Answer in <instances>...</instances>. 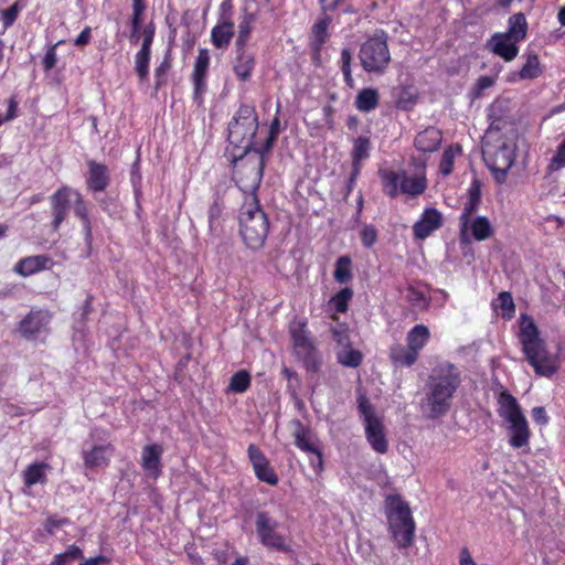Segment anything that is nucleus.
Wrapping results in <instances>:
<instances>
[{"instance_id": "5fc2aeb1", "label": "nucleus", "mask_w": 565, "mask_h": 565, "mask_svg": "<svg viewBox=\"0 0 565 565\" xmlns=\"http://www.w3.org/2000/svg\"><path fill=\"white\" fill-rule=\"evenodd\" d=\"M565 167V139L558 146L555 156L551 160V169H561Z\"/></svg>"}, {"instance_id": "f257e3e1", "label": "nucleus", "mask_w": 565, "mask_h": 565, "mask_svg": "<svg viewBox=\"0 0 565 565\" xmlns=\"http://www.w3.org/2000/svg\"><path fill=\"white\" fill-rule=\"evenodd\" d=\"M461 384V374L454 364L435 367L427 381L426 401L423 408L427 417L438 418L451 407L454 395Z\"/></svg>"}, {"instance_id": "680f3d73", "label": "nucleus", "mask_w": 565, "mask_h": 565, "mask_svg": "<svg viewBox=\"0 0 565 565\" xmlns=\"http://www.w3.org/2000/svg\"><path fill=\"white\" fill-rule=\"evenodd\" d=\"M532 416L533 419L540 425H546L548 422L545 408L542 406L534 407L532 409Z\"/></svg>"}, {"instance_id": "5701e85b", "label": "nucleus", "mask_w": 565, "mask_h": 565, "mask_svg": "<svg viewBox=\"0 0 565 565\" xmlns=\"http://www.w3.org/2000/svg\"><path fill=\"white\" fill-rule=\"evenodd\" d=\"M162 448L159 445H149L142 449L141 467L148 476L158 477L161 471Z\"/></svg>"}, {"instance_id": "de8ad7c7", "label": "nucleus", "mask_w": 565, "mask_h": 565, "mask_svg": "<svg viewBox=\"0 0 565 565\" xmlns=\"http://www.w3.org/2000/svg\"><path fill=\"white\" fill-rule=\"evenodd\" d=\"M353 297V290L349 287L342 288L330 300V305L337 312H345L348 303Z\"/></svg>"}, {"instance_id": "864d4df0", "label": "nucleus", "mask_w": 565, "mask_h": 565, "mask_svg": "<svg viewBox=\"0 0 565 565\" xmlns=\"http://www.w3.org/2000/svg\"><path fill=\"white\" fill-rule=\"evenodd\" d=\"M20 10H21V7L18 1L14 2L10 8L2 10V19H3V24L6 28H9L10 25H12L14 23Z\"/></svg>"}, {"instance_id": "e2e57ef3", "label": "nucleus", "mask_w": 565, "mask_h": 565, "mask_svg": "<svg viewBox=\"0 0 565 565\" xmlns=\"http://www.w3.org/2000/svg\"><path fill=\"white\" fill-rule=\"evenodd\" d=\"M154 30L150 26L143 30V40L141 44V50L151 51V44L153 41Z\"/></svg>"}, {"instance_id": "4be33fe9", "label": "nucleus", "mask_w": 565, "mask_h": 565, "mask_svg": "<svg viewBox=\"0 0 565 565\" xmlns=\"http://www.w3.org/2000/svg\"><path fill=\"white\" fill-rule=\"evenodd\" d=\"M507 424L509 444L513 448L526 447L530 439V428L525 416L518 418L514 422H508Z\"/></svg>"}, {"instance_id": "4d7b16f0", "label": "nucleus", "mask_w": 565, "mask_h": 565, "mask_svg": "<svg viewBox=\"0 0 565 565\" xmlns=\"http://www.w3.org/2000/svg\"><path fill=\"white\" fill-rule=\"evenodd\" d=\"M171 63L168 57H166L160 65L156 68L154 75L157 78V87L161 86L164 83V76L167 72L170 70Z\"/></svg>"}, {"instance_id": "1a4fd4ad", "label": "nucleus", "mask_w": 565, "mask_h": 565, "mask_svg": "<svg viewBox=\"0 0 565 565\" xmlns=\"http://www.w3.org/2000/svg\"><path fill=\"white\" fill-rule=\"evenodd\" d=\"M289 330L297 356L302 360L308 370L317 371L319 366L317 350L309 338L306 323L292 322Z\"/></svg>"}, {"instance_id": "423d86ee", "label": "nucleus", "mask_w": 565, "mask_h": 565, "mask_svg": "<svg viewBox=\"0 0 565 565\" xmlns=\"http://www.w3.org/2000/svg\"><path fill=\"white\" fill-rule=\"evenodd\" d=\"M258 128L254 107L242 105L228 124V141L237 148L248 151L254 148V139Z\"/></svg>"}, {"instance_id": "f03ea898", "label": "nucleus", "mask_w": 565, "mask_h": 565, "mask_svg": "<svg viewBox=\"0 0 565 565\" xmlns=\"http://www.w3.org/2000/svg\"><path fill=\"white\" fill-rule=\"evenodd\" d=\"M519 340L527 362L537 375L550 377L556 373L555 358L547 351L544 341L540 338L533 319L525 315L521 317Z\"/></svg>"}, {"instance_id": "6ab92c4d", "label": "nucleus", "mask_w": 565, "mask_h": 565, "mask_svg": "<svg viewBox=\"0 0 565 565\" xmlns=\"http://www.w3.org/2000/svg\"><path fill=\"white\" fill-rule=\"evenodd\" d=\"M87 167V188L95 192L104 191L110 181L108 168L105 164L98 163L94 160H88Z\"/></svg>"}, {"instance_id": "49530a36", "label": "nucleus", "mask_w": 565, "mask_h": 565, "mask_svg": "<svg viewBox=\"0 0 565 565\" xmlns=\"http://www.w3.org/2000/svg\"><path fill=\"white\" fill-rule=\"evenodd\" d=\"M150 53L151 51L140 49L135 55V70L140 81H145L148 78Z\"/></svg>"}, {"instance_id": "7ed1b4c3", "label": "nucleus", "mask_w": 565, "mask_h": 565, "mask_svg": "<svg viewBox=\"0 0 565 565\" xmlns=\"http://www.w3.org/2000/svg\"><path fill=\"white\" fill-rule=\"evenodd\" d=\"M499 129V125H495V120H493L486 137L482 154L495 181L504 183L507 174L515 161L518 146L513 137L498 136L494 130Z\"/></svg>"}, {"instance_id": "f3484780", "label": "nucleus", "mask_w": 565, "mask_h": 565, "mask_svg": "<svg viewBox=\"0 0 565 565\" xmlns=\"http://www.w3.org/2000/svg\"><path fill=\"white\" fill-rule=\"evenodd\" d=\"M462 238L470 235L478 242L487 241L494 234V228L487 216H475L468 221L465 228H460Z\"/></svg>"}, {"instance_id": "37998d69", "label": "nucleus", "mask_w": 565, "mask_h": 565, "mask_svg": "<svg viewBox=\"0 0 565 565\" xmlns=\"http://www.w3.org/2000/svg\"><path fill=\"white\" fill-rule=\"evenodd\" d=\"M461 148L460 146H450L447 149H445L440 163H439V171L444 175H449L452 172L454 169V160L456 156L460 154Z\"/></svg>"}, {"instance_id": "20e7f679", "label": "nucleus", "mask_w": 565, "mask_h": 565, "mask_svg": "<svg viewBox=\"0 0 565 565\" xmlns=\"http://www.w3.org/2000/svg\"><path fill=\"white\" fill-rule=\"evenodd\" d=\"M385 515L388 532L398 548H408L415 539L416 524L411 508L401 497H387Z\"/></svg>"}, {"instance_id": "393cba45", "label": "nucleus", "mask_w": 565, "mask_h": 565, "mask_svg": "<svg viewBox=\"0 0 565 565\" xmlns=\"http://www.w3.org/2000/svg\"><path fill=\"white\" fill-rule=\"evenodd\" d=\"M441 139V132L434 127H429L416 136L414 145L422 152H434L438 149Z\"/></svg>"}, {"instance_id": "39448f33", "label": "nucleus", "mask_w": 565, "mask_h": 565, "mask_svg": "<svg viewBox=\"0 0 565 565\" xmlns=\"http://www.w3.org/2000/svg\"><path fill=\"white\" fill-rule=\"evenodd\" d=\"M239 233L245 245L254 250L262 248L268 235L269 223L254 196L252 202L243 205L239 216Z\"/></svg>"}, {"instance_id": "774afa93", "label": "nucleus", "mask_w": 565, "mask_h": 565, "mask_svg": "<svg viewBox=\"0 0 565 565\" xmlns=\"http://www.w3.org/2000/svg\"><path fill=\"white\" fill-rule=\"evenodd\" d=\"M459 563L460 565H476L467 548L461 550Z\"/></svg>"}, {"instance_id": "2eb2a0df", "label": "nucleus", "mask_w": 565, "mask_h": 565, "mask_svg": "<svg viewBox=\"0 0 565 565\" xmlns=\"http://www.w3.org/2000/svg\"><path fill=\"white\" fill-rule=\"evenodd\" d=\"M248 458L253 465L257 478L269 484H275L278 478L274 470L270 468L269 462L263 451L254 444L247 448Z\"/></svg>"}, {"instance_id": "473e14b6", "label": "nucleus", "mask_w": 565, "mask_h": 565, "mask_svg": "<svg viewBox=\"0 0 565 565\" xmlns=\"http://www.w3.org/2000/svg\"><path fill=\"white\" fill-rule=\"evenodd\" d=\"M370 149H371V142L367 137L360 136L354 140L353 150H352L354 171H353L351 181H353V179L359 173V162L369 157Z\"/></svg>"}, {"instance_id": "412c9836", "label": "nucleus", "mask_w": 565, "mask_h": 565, "mask_svg": "<svg viewBox=\"0 0 565 565\" xmlns=\"http://www.w3.org/2000/svg\"><path fill=\"white\" fill-rule=\"evenodd\" d=\"M498 406V414L505 423L524 417L516 398L507 391L499 394Z\"/></svg>"}, {"instance_id": "0e129e2a", "label": "nucleus", "mask_w": 565, "mask_h": 565, "mask_svg": "<svg viewBox=\"0 0 565 565\" xmlns=\"http://www.w3.org/2000/svg\"><path fill=\"white\" fill-rule=\"evenodd\" d=\"M90 41V28L86 26L75 39L76 46H84Z\"/></svg>"}, {"instance_id": "dca6fc26", "label": "nucleus", "mask_w": 565, "mask_h": 565, "mask_svg": "<svg viewBox=\"0 0 565 565\" xmlns=\"http://www.w3.org/2000/svg\"><path fill=\"white\" fill-rule=\"evenodd\" d=\"M441 213L436 209H427L424 211L420 218L414 224V235L419 239H424L434 231L438 230L441 226Z\"/></svg>"}, {"instance_id": "6e6d98bb", "label": "nucleus", "mask_w": 565, "mask_h": 565, "mask_svg": "<svg viewBox=\"0 0 565 565\" xmlns=\"http://www.w3.org/2000/svg\"><path fill=\"white\" fill-rule=\"evenodd\" d=\"M377 238L376 230L373 226H364L361 231V239L364 246L371 247L375 244Z\"/></svg>"}, {"instance_id": "72a5a7b5", "label": "nucleus", "mask_w": 565, "mask_h": 565, "mask_svg": "<svg viewBox=\"0 0 565 565\" xmlns=\"http://www.w3.org/2000/svg\"><path fill=\"white\" fill-rule=\"evenodd\" d=\"M379 93L374 88L362 89L355 99V106L360 111L369 113L379 106Z\"/></svg>"}, {"instance_id": "2f4dec72", "label": "nucleus", "mask_w": 565, "mask_h": 565, "mask_svg": "<svg viewBox=\"0 0 565 565\" xmlns=\"http://www.w3.org/2000/svg\"><path fill=\"white\" fill-rule=\"evenodd\" d=\"M429 330L424 324H417L407 334V345L418 355L429 339Z\"/></svg>"}, {"instance_id": "052dcab7", "label": "nucleus", "mask_w": 565, "mask_h": 565, "mask_svg": "<svg viewBox=\"0 0 565 565\" xmlns=\"http://www.w3.org/2000/svg\"><path fill=\"white\" fill-rule=\"evenodd\" d=\"M66 523V519L50 518L45 523V529L50 534H54L57 529L64 526Z\"/></svg>"}, {"instance_id": "bf43d9fd", "label": "nucleus", "mask_w": 565, "mask_h": 565, "mask_svg": "<svg viewBox=\"0 0 565 565\" xmlns=\"http://www.w3.org/2000/svg\"><path fill=\"white\" fill-rule=\"evenodd\" d=\"M498 299L500 301V307L503 310L509 311V312L514 311V303H513V299H512V296L510 292H507V291L500 292Z\"/></svg>"}, {"instance_id": "c756f323", "label": "nucleus", "mask_w": 565, "mask_h": 565, "mask_svg": "<svg viewBox=\"0 0 565 565\" xmlns=\"http://www.w3.org/2000/svg\"><path fill=\"white\" fill-rule=\"evenodd\" d=\"M294 425L295 445L306 452L317 454L320 457V452L317 450V448L310 440V430L306 426H303L299 420H296Z\"/></svg>"}, {"instance_id": "ea45409f", "label": "nucleus", "mask_w": 565, "mask_h": 565, "mask_svg": "<svg viewBox=\"0 0 565 565\" xmlns=\"http://www.w3.org/2000/svg\"><path fill=\"white\" fill-rule=\"evenodd\" d=\"M339 363L349 367H358L362 362V354L360 351L349 347L340 348L337 352Z\"/></svg>"}, {"instance_id": "4c0bfd02", "label": "nucleus", "mask_w": 565, "mask_h": 565, "mask_svg": "<svg viewBox=\"0 0 565 565\" xmlns=\"http://www.w3.org/2000/svg\"><path fill=\"white\" fill-rule=\"evenodd\" d=\"M49 469L46 463H34L30 465L23 472L24 483L26 486H33L45 481V472Z\"/></svg>"}, {"instance_id": "338daca9", "label": "nucleus", "mask_w": 565, "mask_h": 565, "mask_svg": "<svg viewBox=\"0 0 565 565\" xmlns=\"http://www.w3.org/2000/svg\"><path fill=\"white\" fill-rule=\"evenodd\" d=\"M494 84V79L489 76H481L477 82V88L479 92L491 87Z\"/></svg>"}, {"instance_id": "9d476101", "label": "nucleus", "mask_w": 565, "mask_h": 565, "mask_svg": "<svg viewBox=\"0 0 565 565\" xmlns=\"http://www.w3.org/2000/svg\"><path fill=\"white\" fill-rule=\"evenodd\" d=\"M279 130H280V121H279L278 117H275L270 124L269 135L266 138L265 143L262 147L255 149L256 152L259 154L257 160L247 167L248 179H249V183L245 184V186L247 189L253 190V191L258 189L262 178H263L264 168H265V158L264 157L274 146V142L276 141V139L278 137Z\"/></svg>"}, {"instance_id": "58836bf2", "label": "nucleus", "mask_w": 565, "mask_h": 565, "mask_svg": "<svg viewBox=\"0 0 565 565\" xmlns=\"http://www.w3.org/2000/svg\"><path fill=\"white\" fill-rule=\"evenodd\" d=\"M383 189L387 195L395 198L401 190L402 173L395 171H383L381 173Z\"/></svg>"}, {"instance_id": "8fccbe9b", "label": "nucleus", "mask_w": 565, "mask_h": 565, "mask_svg": "<svg viewBox=\"0 0 565 565\" xmlns=\"http://www.w3.org/2000/svg\"><path fill=\"white\" fill-rule=\"evenodd\" d=\"M406 299L409 303L417 308H426L428 305V300L425 294L414 287H408L406 289Z\"/></svg>"}, {"instance_id": "c03bdc74", "label": "nucleus", "mask_w": 565, "mask_h": 565, "mask_svg": "<svg viewBox=\"0 0 565 565\" xmlns=\"http://www.w3.org/2000/svg\"><path fill=\"white\" fill-rule=\"evenodd\" d=\"M330 23V18L326 17L312 26V46L319 51L328 38L327 29Z\"/></svg>"}, {"instance_id": "7c9ffc66", "label": "nucleus", "mask_w": 565, "mask_h": 565, "mask_svg": "<svg viewBox=\"0 0 565 565\" xmlns=\"http://www.w3.org/2000/svg\"><path fill=\"white\" fill-rule=\"evenodd\" d=\"M73 195L74 213L77 217L81 218L85 234V239L87 243H89L92 239V225L88 218L86 204L82 195L77 191L73 190Z\"/></svg>"}, {"instance_id": "3c124183", "label": "nucleus", "mask_w": 565, "mask_h": 565, "mask_svg": "<svg viewBox=\"0 0 565 565\" xmlns=\"http://www.w3.org/2000/svg\"><path fill=\"white\" fill-rule=\"evenodd\" d=\"M351 60L352 55L348 49H343L341 52V63H342V72L344 76V81L349 86H353V77L351 73Z\"/></svg>"}, {"instance_id": "09e8293b", "label": "nucleus", "mask_w": 565, "mask_h": 565, "mask_svg": "<svg viewBox=\"0 0 565 565\" xmlns=\"http://www.w3.org/2000/svg\"><path fill=\"white\" fill-rule=\"evenodd\" d=\"M82 556V550L76 545H71L64 553L56 554L50 565H70Z\"/></svg>"}, {"instance_id": "9b49d317", "label": "nucleus", "mask_w": 565, "mask_h": 565, "mask_svg": "<svg viewBox=\"0 0 565 565\" xmlns=\"http://www.w3.org/2000/svg\"><path fill=\"white\" fill-rule=\"evenodd\" d=\"M275 523H271L270 519L265 513H259L256 520V530L260 539V542L270 548L279 551H288L286 540L276 533Z\"/></svg>"}, {"instance_id": "4468645a", "label": "nucleus", "mask_w": 565, "mask_h": 565, "mask_svg": "<svg viewBox=\"0 0 565 565\" xmlns=\"http://www.w3.org/2000/svg\"><path fill=\"white\" fill-rule=\"evenodd\" d=\"M51 321V315L44 310H31L20 323V332L26 339H33L45 331Z\"/></svg>"}, {"instance_id": "cd10ccee", "label": "nucleus", "mask_w": 565, "mask_h": 565, "mask_svg": "<svg viewBox=\"0 0 565 565\" xmlns=\"http://www.w3.org/2000/svg\"><path fill=\"white\" fill-rule=\"evenodd\" d=\"M427 188L426 178L424 174L408 175L402 172L401 192L409 195L422 194Z\"/></svg>"}, {"instance_id": "f704fd0d", "label": "nucleus", "mask_w": 565, "mask_h": 565, "mask_svg": "<svg viewBox=\"0 0 565 565\" xmlns=\"http://www.w3.org/2000/svg\"><path fill=\"white\" fill-rule=\"evenodd\" d=\"M527 24L523 13H515L509 19V29L504 33L514 41H522L526 35Z\"/></svg>"}, {"instance_id": "603ef678", "label": "nucleus", "mask_w": 565, "mask_h": 565, "mask_svg": "<svg viewBox=\"0 0 565 565\" xmlns=\"http://www.w3.org/2000/svg\"><path fill=\"white\" fill-rule=\"evenodd\" d=\"M331 333L333 340L338 343L340 348L349 347L350 340H349V331L348 328L344 326H338L331 328Z\"/></svg>"}, {"instance_id": "a19ab883", "label": "nucleus", "mask_w": 565, "mask_h": 565, "mask_svg": "<svg viewBox=\"0 0 565 565\" xmlns=\"http://www.w3.org/2000/svg\"><path fill=\"white\" fill-rule=\"evenodd\" d=\"M333 277L339 284H345L352 279L351 259L349 256L338 258Z\"/></svg>"}, {"instance_id": "79ce46f5", "label": "nucleus", "mask_w": 565, "mask_h": 565, "mask_svg": "<svg viewBox=\"0 0 565 565\" xmlns=\"http://www.w3.org/2000/svg\"><path fill=\"white\" fill-rule=\"evenodd\" d=\"M249 385L250 374L245 370H241L231 377L227 391L241 394L247 391Z\"/></svg>"}, {"instance_id": "0eeeda50", "label": "nucleus", "mask_w": 565, "mask_h": 565, "mask_svg": "<svg viewBox=\"0 0 565 565\" xmlns=\"http://www.w3.org/2000/svg\"><path fill=\"white\" fill-rule=\"evenodd\" d=\"M359 58L365 72L383 74L391 62L387 34L384 31H379L369 38L361 45Z\"/></svg>"}, {"instance_id": "13d9d810", "label": "nucleus", "mask_w": 565, "mask_h": 565, "mask_svg": "<svg viewBox=\"0 0 565 565\" xmlns=\"http://www.w3.org/2000/svg\"><path fill=\"white\" fill-rule=\"evenodd\" d=\"M56 45L51 46L43 58V65L45 71L52 70L57 63V55L55 51Z\"/></svg>"}, {"instance_id": "aec40b11", "label": "nucleus", "mask_w": 565, "mask_h": 565, "mask_svg": "<svg viewBox=\"0 0 565 565\" xmlns=\"http://www.w3.org/2000/svg\"><path fill=\"white\" fill-rule=\"evenodd\" d=\"M516 43L518 41H514L512 38L505 35L504 33H497L490 40L492 52L507 62H510L516 57L519 53Z\"/></svg>"}, {"instance_id": "b1692460", "label": "nucleus", "mask_w": 565, "mask_h": 565, "mask_svg": "<svg viewBox=\"0 0 565 565\" xmlns=\"http://www.w3.org/2000/svg\"><path fill=\"white\" fill-rule=\"evenodd\" d=\"M114 454V447L108 445L95 446L84 452V463L88 468H103L108 466Z\"/></svg>"}, {"instance_id": "6e6552de", "label": "nucleus", "mask_w": 565, "mask_h": 565, "mask_svg": "<svg viewBox=\"0 0 565 565\" xmlns=\"http://www.w3.org/2000/svg\"><path fill=\"white\" fill-rule=\"evenodd\" d=\"M359 411L365 423V436L369 444L376 452L385 454L388 449V441L384 426L365 396L359 397Z\"/></svg>"}, {"instance_id": "a211bd4d", "label": "nucleus", "mask_w": 565, "mask_h": 565, "mask_svg": "<svg viewBox=\"0 0 565 565\" xmlns=\"http://www.w3.org/2000/svg\"><path fill=\"white\" fill-rule=\"evenodd\" d=\"M481 202V188L478 180H473L467 190V201L459 216V228H465L470 218L475 217Z\"/></svg>"}, {"instance_id": "69168bd1", "label": "nucleus", "mask_w": 565, "mask_h": 565, "mask_svg": "<svg viewBox=\"0 0 565 565\" xmlns=\"http://www.w3.org/2000/svg\"><path fill=\"white\" fill-rule=\"evenodd\" d=\"M109 558L104 555H98L96 557H90L85 562L81 563V565H108Z\"/></svg>"}, {"instance_id": "ddd939ff", "label": "nucleus", "mask_w": 565, "mask_h": 565, "mask_svg": "<svg viewBox=\"0 0 565 565\" xmlns=\"http://www.w3.org/2000/svg\"><path fill=\"white\" fill-rule=\"evenodd\" d=\"M73 189L64 186L57 190L51 196V207L53 214V228L57 230L66 218L67 212L73 203Z\"/></svg>"}, {"instance_id": "e433bc0d", "label": "nucleus", "mask_w": 565, "mask_h": 565, "mask_svg": "<svg viewBox=\"0 0 565 565\" xmlns=\"http://www.w3.org/2000/svg\"><path fill=\"white\" fill-rule=\"evenodd\" d=\"M541 74L540 61L536 54H529L525 64L522 66L518 75L511 76L510 81L514 82L515 76L520 79H534Z\"/></svg>"}, {"instance_id": "c9c22d12", "label": "nucleus", "mask_w": 565, "mask_h": 565, "mask_svg": "<svg viewBox=\"0 0 565 565\" xmlns=\"http://www.w3.org/2000/svg\"><path fill=\"white\" fill-rule=\"evenodd\" d=\"M417 354L407 345H395L391 349V359L396 365L411 366L417 360Z\"/></svg>"}, {"instance_id": "c85d7f7f", "label": "nucleus", "mask_w": 565, "mask_h": 565, "mask_svg": "<svg viewBox=\"0 0 565 565\" xmlns=\"http://www.w3.org/2000/svg\"><path fill=\"white\" fill-rule=\"evenodd\" d=\"M233 35H234L233 22H224L222 24H217L211 31L212 43L217 49L227 47Z\"/></svg>"}, {"instance_id": "a18cd8bd", "label": "nucleus", "mask_w": 565, "mask_h": 565, "mask_svg": "<svg viewBox=\"0 0 565 565\" xmlns=\"http://www.w3.org/2000/svg\"><path fill=\"white\" fill-rule=\"evenodd\" d=\"M254 22L253 14H245L238 25V35L235 42V46L238 50L245 49L246 42L249 38L252 25Z\"/></svg>"}, {"instance_id": "bb28decb", "label": "nucleus", "mask_w": 565, "mask_h": 565, "mask_svg": "<svg viewBox=\"0 0 565 565\" xmlns=\"http://www.w3.org/2000/svg\"><path fill=\"white\" fill-rule=\"evenodd\" d=\"M236 53L237 56L234 63V72L241 81L245 82L249 79L252 75V71L255 66V58L252 54L247 53L245 49H236Z\"/></svg>"}, {"instance_id": "f8f14e48", "label": "nucleus", "mask_w": 565, "mask_h": 565, "mask_svg": "<svg viewBox=\"0 0 565 565\" xmlns=\"http://www.w3.org/2000/svg\"><path fill=\"white\" fill-rule=\"evenodd\" d=\"M210 65V52L207 49H200L196 56L193 72L192 83L194 86L193 99L199 105L202 103L203 93L206 90V75Z\"/></svg>"}, {"instance_id": "a878e982", "label": "nucleus", "mask_w": 565, "mask_h": 565, "mask_svg": "<svg viewBox=\"0 0 565 565\" xmlns=\"http://www.w3.org/2000/svg\"><path fill=\"white\" fill-rule=\"evenodd\" d=\"M50 258L44 255L29 256L17 263L14 271L23 277L31 276L46 268Z\"/></svg>"}]
</instances>
